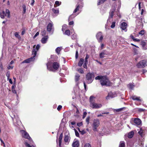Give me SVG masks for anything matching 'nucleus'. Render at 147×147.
<instances>
[{
    "mask_svg": "<svg viewBox=\"0 0 147 147\" xmlns=\"http://www.w3.org/2000/svg\"><path fill=\"white\" fill-rule=\"evenodd\" d=\"M20 132L22 134V137L25 138L30 140L31 138L30 137L26 131L24 130H22L20 131Z\"/></svg>",
    "mask_w": 147,
    "mask_h": 147,
    "instance_id": "nucleus-7",
    "label": "nucleus"
},
{
    "mask_svg": "<svg viewBox=\"0 0 147 147\" xmlns=\"http://www.w3.org/2000/svg\"><path fill=\"white\" fill-rule=\"evenodd\" d=\"M133 41L135 42H140V40L139 39L135 38Z\"/></svg>",
    "mask_w": 147,
    "mask_h": 147,
    "instance_id": "nucleus-64",
    "label": "nucleus"
},
{
    "mask_svg": "<svg viewBox=\"0 0 147 147\" xmlns=\"http://www.w3.org/2000/svg\"><path fill=\"white\" fill-rule=\"evenodd\" d=\"M144 110H145L144 109H143L140 108V109H138V111L139 112H142L144 111Z\"/></svg>",
    "mask_w": 147,
    "mask_h": 147,
    "instance_id": "nucleus-57",
    "label": "nucleus"
},
{
    "mask_svg": "<svg viewBox=\"0 0 147 147\" xmlns=\"http://www.w3.org/2000/svg\"><path fill=\"white\" fill-rule=\"evenodd\" d=\"M107 0H98V3H97V5H100L103 3L105 2Z\"/></svg>",
    "mask_w": 147,
    "mask_h": 147,
    "instance_id": "nucleus-28",
    "label": "nucleus"
},
{
    "mask_svg": "<svg viewBox=\"0 0 147 147\" xmlns=\"http://www.w3.org/2000/svg\"><path fill=\"white\" fill-rule=\"evenodd\" d=\"M70 139V137L69 135H65L64 138V141L65 144H68L69 142Z\"/></svg>",
    "mask_w": 147,
    "mask_h": 147,
    "instance_id": "nucleus-11",
    "label": "nucleus"
},
{
    "mask_svg": "<svg viewBox=\"0 0 147 147\" xmlns=\"http://www.w3.org/2000/svg\"><path fill=\"white\" fill-rule=\"evenodd\" d=\"M115 23L116 22H112V24L111 26V27L112 28H113L115 27Z\"/></svg>",
    "mask_w": 147,
    "mask_h": 147,
    "instance_id": "nucleus-45",
    "label": "nucleus"
},
{
    "mask_svg": "<svg viewBox=\"0 0 147 147\" xmlns=\"http://www.w3.org/2000/svg\"><path fill=\"white\" fill-rule=\"evenodd\" d=\"M94 98V97L93 96H91L90 97V103H92V102H94L93 101V98Z\"/></svg>",
    "mask_w": 147,
    "mask_h": 147,
    "instance_id": "nucleus-38",
    "label": "nucleus"
},
{
    "mask_svg": "<svg viewBox=\"0 0 147 147\" xmlns=\"http://www.w3.org/2000/svg\"><path fill=\"white\" fill-rule=\"evenodd\" d=\"M62 108V106L61 105H59L57 108V110L59 111Z\"/></svg>",
    "mask_w": 147,
    "mask_h": 147,
    "instance_id": "nucleus-55",
    "label": "nucleus"
},
{
    "mask_svg": "<svg viewBox=\"0 0 147 147\" xmlns=\"http://www.w3.org/2000/svg\"><path fill=\"white\" fill-rule=\"evenodd\" d=\"M61 2H59L58 1H56L55 2V3L54 5V6L55 7H56V6H55V5H56L57 6H59L61 4Z\"/></svg>",
    "mask_w": 147,
    "mask_h": 147,
    "instance_id": "nucleus-32",
    "label": "nucleus"
},
{
    "mask_svg": "<svg viewBox=\"0 0 147 147\" xmlns=\"http://www.w3.org/2000/svg\"><path fill=\"white\" fill-rule=\"evenodd\" d=\"M46 31L45 30H44L41 32V34L43 36H45L46 34Z\"/></svg>",
    "mask_w": 147,
    "mask_h": 147,
    "instance_id": "nucleus-44",
    "label": "nucleus"
},
{
    "mask_svg": "<svg viewBox=\"0 0 147 147\" xmlns=\"http://www.w3.org/2000/svg\"><path fill=\"white\" fill-rule=\"evenodd\" d=\"M48 38L47 36H45V37L42 38L41 40V42L43 44L46 43Z\"/></svg>",
    "mask_w": 147,
    "mask_h": 147,
    "instance_id": "nucleus-19",
    "label": "nucleus"
},
{
    "mask_svg": "<svg viewBox=\"0 0 147 147\" xmlns=\"http://www.w3.org/2000/svg\"><path fill=\"white\" fill-rule=\"evenodd\" d=\"M100 125V121L99 119H94L93 123V130L94 131H96L98 127Z\"/></svg>",
    "mask_w": 147,
    "mask_h": 147,
    "instance_id": "nucleus-6",
    "label": "nucleus"
},
{
    "mask_svg": "<svg viewBox=\"0 0 147 147\" xmlns=\"http://www.w3.org/2000/svg\"><path fill=\"white\" fill-rule=\"evenodd\" d=\"M90 106L93 109H99L102 107L100 104H97L94 102L90 104Z\"/></svg>",
    "mask_w": 147,
    "mask_h": 147,
    "instance_id": "nucleus-8",
    "label": "nucleus"
},
{
    "mask_svg": "<svg viewBox=\"0 0 147 147\" xmlns=\"http://www.w3.org/2000/svg\"><path fill=\"white\" fill-rule=\"evenodd\" d=\"M31 2L30 3V5L32 6H33L34 2H35L34 0H31Z\"/></svg>",
    "mask_w": 147,
    "mask_h": 147,
    "instance_id": "nucleus-59",
    "label": "nucleus"
},
{
    "mask_svg": "<svg viewBox=\"0 0 147 147\" xmlns=\"http://www.w3.org/2000/svg\"><path fill=\"white\" fill-rule=\"evenodd\" d=\"M53 24L51 23H49L47 26V31L49 32H50L52 29Z\"/></svg>",
    "mask_w": 147,
    "mask_h": 147,
    "instance_id": "nucleus-18",
    "label": "nucleus"
},
{
    "mask_svg": "<svg viewBox=\"0 0 147 147\" xmlns=\"http://www.w3.org/2000/svg\"><path fill=\"white\" fill-rule=\"evenodd\" d=\"M134 132L133 131H131L128 133V137L129 138H131L134 135Z\"/></svg>",
    "mask_w": 147,
    "mask_h": 147,
    "instance_id": "nucleus-23",
    "label": "nucleus"
},
{
    "mask_svg": "<svg viewBox=\"0 0 147 147\" xmlns=\"http://www.w3.org/2000/svg\"><path fill=\"white\" fill-rule=\"evenodd\" d=\"M83 124L82 123V122L77 123V125L79 127H80Z\"/></svg>",
    "mask_w": 147,
    "mask_h": 147,
    "instance_id": "nucleus-60",
    "label": "nucleus"
},
{
    "mask_svg": "<svg viewBox=\"0 0 147 147\" xmlns=\"http://www.w3.org/2000/svg\"><path fill=\"white\" fill-rule=\"evenodd\" d=\"M22 8L23 9V14H25L26 12V6L25 5H23L22 6Z\"/></svg>",
    "mask_w": 147,
    "mask_h": 147,
    "instance_id": "nucleus-40",
    "label": "nucleus"
},
{
    "mask_svg": "<svg viewBox=\"0 0 147 147\" xmlns=\"http://www.w3.org/2000/svg\"><path fill=\"white\" fill-rule=\"evenodd\" d=\"M78 51H76V55H75V57H76V59H77L78 58Z\"/></svg>",
    "mask_w": 147,
    "mask_h": 147,
    "instance_id": "nucleus-58",
    "label": "nucleus"
},
{
    "mask_svg": "<svg viewBox=\"0 0 147 147\" xmlns=\"http://www.w3.org/2000/svg\"><path fill=\"white\" fill-rule=\"evenodd\" d=\"M147 60H142L137 64L136 66L138 68H143L147 66Z\"/></svg>",
    "mask_w": 147,
    "mask_h": 147,
    "instance_id": "nucleus-5",
    "label": "nucleus"
},
{
    "mask_svg": "<svg viewBox=\"0 0 147 147\" xmlns=\"http://www.w3.org/2000/svg\"><path fill=\"white\" fill-rule=\"evenodd\" d=\"M134 122L136 125L138 126L140 125L141 123V120L138 118H135L134 120Z\"/></svg>",
    "mask_w": 147,
    "mask_h": 147,
    "instance_id": "nucleus-12",
    "label": "nucleus"
},
{
    "mask_svg": "<svg viewBox=\"0 0 147 147\" xmlns=\"http://www.w3.org/2000/svg\"><path fill=\"white\" fill-rule=\"evenodd\" d=\"M79 142L78 140L74 141L72 144L73 147H79Z\"/></svg>",
    "mask_w": 147,
    "mask_h": 147,
    "instance_id": "nucleus-15",
    "label": "nucleus"
},
{
    "mask_svg": "<svg viewBox=\"0 0 147 147\" xmlns=\"http://www.w3.org/2000/svg\"><path fill=\"white\" fill-rule=\"evenodd\" d=\"M5 15V12L4 11H3L2 13H0V16L1 18L3 19L4 18V16Z\"/></svg>",
    "mask_w": 147,
    "mask_h": 147,
    "instance_id": "nucleus-34",
    "label": "nucleus"
},
{
    "mask_svg": "<svg viewBox=\"0 0 147 147\" xmlns=\"http://www.w3.org/2000/svg\"><path fill=\"white\" fill-rule=\"evenodd\" d=\"M80 76L78 74H76L75 76V81L76 82L78 81L80 77Z\"/></svg>",
    "mask_w": 147,
    "mask_h": 147,
    "instance_id": "nucleus-27",
    "label": "nucleus"
},
{
    "mask_svg": "<svg viewBox=\"0 0 147 147\" xmlns=\"http://www.w3.org/2000/svg\"><path fill=\"white\" fill-rule=\"evenodd\" d=\"M95 77L94 74V73H88L86 75V78L87 81L88 83H92L94 80Z\"/></svg>",
    "mask_w": 147,
    "mask_h": 147,
    "instance_id": "nucleus-4",
    "label": "nucleus"
},
{
    "mask_svg": "<svg viewBox=\"0 0 147 147\" xmlns=\"http://www.w3.org/2000/svg\"><path fill=\"white\" fill-rule=\"evenodd\" d=\"M84 61V59H83L82 58L80 59L78 63V65L80 67H81L83 64Z\"/></svg>",
    "mask_w": 147,
    "mask_h": 147,
    "instance_id": "nucleus-21",
    "label": "nucleus"
},
{
    "mask_svg": "<svg viewBox=\"0 0 147 147\" xmlns=\"http://www.w3.org/2000/svg\"><path fill=\"white\" fill-rule=\"evenodd\" d=\"M144 34V30H141L139 33V34L141 35H143Z\"/></svg>",
    "mask_w": 147,
    "mask_h": 147,
    "instance_id": "nucleus-50",
    "label": "nucleus"
},
{
    "mask_svg": "<svg viewBox=\"0 0 147 147\" xmlns=\"http://www.w3.org/2000/svg\"><path fill=\"white\" fill-rule=\"evenodd\" d=\"M130 37L133 40H134V39H135V38H134V36L131 34L130 36Z\"/></svg>",
    "mask_w": 147,
    "mask_h": 147,
    "instance_id": "nucleus-62",
    "label": "nucleus"
},
{
    "mask_svg": "<svg viewBox=\"0 0 147 147\" xmlns=\"http://www.w3.org/2000/svg\"><path fill=\"white\" fill-rule=\"evenodd\" d=\"M61 49L59 47H57L55 49L56 52L57 53L58 55L60 54V51H61Z\"/></svg>",
    "mask_w": 147,
    "mask_h": 147,
    "instance_id": "nucleus-37",
    "label": "nucleus"
},
{
    "mask_svg": "<svg viewBox=\"0 0 147 147\" xmlns=\"http://www.w3.org/2000/svg\"><path fill=\"white\" fill-rule=\"evenodd\" d=\"M100 83L102 86H109L111 85V83L110 81L106 76H103L102 80H100Z\"/></svg>",
    "mask_w": 147,
    "mask_h": 147,
    "instance_id": "nucleus-3",
    "label": "nucleus"
},
{
    "mask_svg": "<svg viewBox=\"0 0 147 147\" xmlns=\"http://www.w3.org/2000/svg\"><path fill=\"white\" fill-rule=\"evenodd\" d=\"M145 131L142 128H140V131L138 132V133L142 137L144 135V132Z\"/></svg>",
    "mask_w": 147,
    "mask_h": 147,
    "instance_id": "nucleus-22",
    "label": "nucleus"
},
{
    "mask_svg": "<svg viewBox=\"0 0 147 147\" xmlns=\"http://www.w3.org/2000/svg\"><path fill=\"white\" fill-rule=\"evenodd\" d=\"M14 35L18 39H20L21 38L18 32H16L15 33Z\"/></svg>",
    "mask_w": 147,
    "mask_h": 147,
    "instance_id": "nucleus-30",
    "label": "nucleus"
},
{
    "mask_svg": "<svg viewBox=\"0 0 147 147\" xmlns=\"http://www.w3.org/2000/svg\"><path fill=\"white\" fill-rule=\"evenodd\" d=\"M25 145L27 147H35L34 146L32 145V146H30L29 144H28L27 142H25Z\"/></svg>",
    "mask_w": 147,
    "mask_h": 147,
    "instance_id": "nucleus-46",
    "label": "nucleus"
},
{
    "mask_svg": "<svg viewBox=\"0 0 147 147\" xmlns=\"http://www.w3.org/2000/svg\"><path fill=\"white\" fill-rule=\"evenodd\" d=\"M106 54L105 52H102L99 55L100 57V58H103L104 57H105L104 55H106Z\"/></svg>",
    "mask_w": 147,
    "mask_h": 147,
    "instance_id": "nucleus-29",
    "label": "nucleus"
},
{
    "mask_svg": "<svg viewBox=\"0 0 147 147\" xmlns=\"http://www.w3.org/2000/svg\"><path fill=\"white\" fill-rule=\"evenodd\" d=\"M8 69H12L13 68V66H11L9 65L7 67Z\"/></svg>",
    "mask_w": 147,
    "mask_h": 147,
    "instance_id": "nucleus-61",
    "label": "nucleus"
},
{
    "mask_svg": "<svg viewBox=\"0 0 147 147\" xmlns=\"http://www.w3.org/2000/svg\"><path fill=\"white\" fill-rule=\"evenodd\" d=\"M39 34V32H38L36 33L33 36V38H35Z\"/></svg>",
    "mask_w": 147,
    "mask_h": 147,
    "instance_id": "nucleus-56",
    "label": "nucleus"
},
{
    "mask_svg": "<svg viewBox=\"0 0 147 147\" xmlns=\"http://www.w3.org/2000/svg\"><path fill=\"white\" fill-rule=\"evenodd\" d=\"M59 63L57 62H54L53 63V67L55 70H57L59 68Z\"/></svg>",
    "mask_w": 147,
    "mask_h": 147,
    "instance_id": "nucleus-14",
    "label": "nucleus"
},
{
    "mask_svg": "<svg viewBox=\"0 0 147 147\" xmlns=\"http://www.w3.org/2000/svg\"><path fill=\"white\" fill-rule=\"evenodd\" d=\"M128 87L130 89H132L134 87V85L131 83H130L128 85Z\"/></svg>",
    "mask_w": 147,
    "mask_h": 147,
    "instance_id": "nucleus-31",
    "label": "nucleus"
},
{
    "mask_svg": "<svg viewBox=\"0 0 147 147\" xmlns=\"http://www.w3.org/2000/svg\"><path fill=\"white\" fill-rule=\"evenodd\" d=\"M97 39L99 41V42H101L103 39V36L102 33L99 32L97 33L96 36Z\"/></svg>",
    "mask_w": 147,
    "mask_h": 147,
    "instance_id": "nucleus-10",
    "label": "nucleus"
},
{
    "mask_svg": "<svg viewBox=\"0 0 147 147\" xmlns=\"http://www.w3.org/2000/svg\"><path fill=\"white\" fill-rule=\"evenodd\" d=\"M82 7L83 6L81 4L78 3L76 5V8L73 11V13L69 17V19L71 20L72 19L75 17L77 15H78L79 13H78L77 15H75L74 13H75L79 11L80 9H81Z\"/></svg>",
    "mask_w": 147,
    "mask_h": 147,
    "instance_id": "nucleus-2",
    "label": "nucleus"
},
{
    "mask_svg": "<svg viewBox=\"0 0 147 147\" xmlns=\"http://www.w3.org/2000/svg\"><path fill=\"white\" fill-rule=\"evenodd\" d=\"M88 64L87 63H84V64L83 65V67L85 69H87V65Z\"/></svg>",
    "mask_w": 147,
    "mask_h": 147,
    "instance_id": "nucleus-54",
    "label": "nucleus"
},
{
    "mask_svg": "<svg viewBox=\"0 0 147 147\" xmlns=\"http://www.w3.org/2000/svg\"><path fill=\"white\" fill-rule=\"evenodd\" d=\"M127 24L125 22H123L120 25V28L122 30H124L125 32H126L127 30Z\"/></svg>",
    "mask_w": 147,
    "mask_h": 147,
    "instance_id": "nucleus-9",
    "label": "nucleus"
},
{
    "mask_svg": "<svg viewBox=\"0 0 147 147\" xmlns=\"http://www.w3.org/2000/svg\"><path fill=\"white\" fill-rule=\"evenodd\" d=\"M140 97H138L136 96H132L131 97V98L134 100H137L139 101H141V100L140 98Z\"/></svg>",
    "mask_w": 147,
    "mask_h": 147,
    "instance_id": "nucleus-20",
    "label": "nucleus"
},
{
    "mask_svg": "<svg viewBox=\"0 0 147 147\" xmlns=\"http://www.w3.org/2000/svg\"><path fill=\"white\" fill-rule=\"evenodd\" d=\"M63 137V133H61L60 134L59 137V147H61V141L62 140V139Z\"/></svg>",
    "mask_w": 147,
    "mask_h": 147,
    "instance_id": "nucleus-17",
    "label": "nucleus"
},
{
    "mask_svg": "<svg viewBox=\"0 0 147 147\" xmlns=\"http://www.w3.org/2000/svg\"><path fill=\"white\" fill-rule=\"evenodd\" d=\"M116 10L115 8L111 9L109 12V18H112L114 16V13Z\"/></svg>",
    "mask_w": 147,
    "mask_h": 147,
    "instance_id": "nucleus-13",
    "label": "nucleus"
},
{
    "mask_svg": "<svg viewBox=\"0 0 147 147\" xmlns=\"http://www.w3.org/2000/svg\"><path fill=\"white\" fill-rule=\"evenodd\" d=\"M103 77V76H98L95 77V79L96 80H102V77Z\"/></svg>",
    "mask_w": 147,
    "mask_h": 147,
    "instance_id": "nucleus-33",
    "label": "nucleus"
},
{
    "mask_svg": "<svg viewBox=\"0 0 147 147\" xmlns=\"http://www.w3.org/2000/svg\"><path fill=\"white\" fill-rule=\"evenodd\" d=\"M52 10L53 13H54L56 14V15H57L59 13V9H54V8H53L52 9Z\"/></svg>",
    "mask_w": 147,
    "mask_h": 147,
    "instance_id": "nucleus-24",
    "label": "nucleus"
},
{
    "mask_svg": "<svg viewBox=\"0 0 147 147\" xmlns=\"http://www.w3.org/2000/svg\"><path fill=\"white\" fill-rule=\"evenodd\" d=\"M90 118L89 116L86 119V121L88 124L89 123L90 119Z\"/></svg>",
    "mask_w": 147,
    "mask_h": 147,
    "instance_id": "nucleus-48",
    "label": "nucleus"
},
{
    "mask_svg": "<svg viewBox=\"0 0 147 147\" xmlns=\"http://www.w3.org/2000/svg\"><path fill=\"white\" fill-rule=\"evenodd\" d=\"M35 46L36 45H34L33 47V49L32 53V55H33V56L31 58H29L24 61L22 62V63H28L33 61V60L34 59V58L36 56L37 54V51L35 49Z\"/></svg>",
    "mask_w": 147,
    "mask_h": 147,
    "instance_id": "nucleus-1",
    "label": "nucleus"
},
{
    "mask_svg": "<svg viewBox=\"0 0 147 147\" xmlns=\"http://www.w3.org/2000/svg\"><path fill=\"white\" fill-rule=\"evenodd\" d=\"M84 147H91V145L89 143H86L84 146Z\"/></svg>",
    "mask_w": 147,
    "mask_h": 147,
    "instance_id": "nucleus-51",
    "label": "nucleus"
},
{
    "mask_svg": "<svg viewBox=\"0 0 147 147\" xmlns=\"http://www.w3.org/2000/svg\"><path fill=\"white\" fill-rule=\"evenodd\" d=\"M40 47V45L38 44L36 47V51H38Z\"/></svg>",
    "mask_w": 147,
    "mask_h": 147,
    "instance_id": "nucleus-52",
    "label": "nucleus"
},
{
    "mask_svg": "<svg viewBox=\"0 0 147 147\" xmlns=\"http://www.w3.org/2000/svg\"><path fill=\"white\" fill-rule=\"evenodd\" d=\"M10 74V71H7V73H6V76L7 78V80H8V79H9V78Z\"/></svg>",
    "mask_w": 147,
    "mask_h": 147,
    "instance_id": "nucleus-42",
    "label": "nucleus"
},
{
    "mask_svg": "<svg viewBox=\"0 0 147 147\" xmlns=\"http://www.w3.org/2000/svg\"><path fill=\"white\" fill-rule=\"evenodd\" d=\"M119 147H125V143L124 141H121L120 142Z\"/></svg>",
    "mask_w": 147,
    "mask_h": 147,
    "instance_id": "nucleus-26",
    "label": "nucleus"
},
{
    "mask_svg": "<svg viewBox=\"0 0 147 147\" xmlns=\"http://www.w3.org/2000/svg\"><path fill=\"white\" fill-rule=\"evenodd\" d=\"M125 109V107H123L119 108V109H116L115 110V111L117 112H120V111H123L124 109Z\"/></svg>",
    "mask_w": 147,
    "mask_h": 147,
    "instance_id": "nucleus-36",
    "label": "nucleus"
},
{
    "mask_svg": "<svg viewBox=\"0 0 147 147\" xmlns=\"http://www.w3.org/2000/svg\"><path fill=\"white\" fill-rule=\"evenodd\" d=\"M146 42L144 40H142L141 42V45L143 47H144L146 45Z\"/></svg>",
    "mask_w": 147,
    "mask_h": 147,
    "instance_id": "nucleus-43",
    "label": "nucleus"
},
{
    "mask_svg": "<svg viewBox=\"0 0 147 147\" xmlns=\"http://www.w3.org/2000/svg\"><path fill=\"white\" fill-rule=\"evenodd\" d=\"M78 71L81 74H83L84 73V71L82 69L80 68L78 69Z\"/></svg>",
    "mask_w": 147,
    "mask_h": 147,
    "instance_id": "nucleus-47",
    "label": "nucleus"
},
{
    "mask_svg": "<svg viewBox=\"0 0 147 147\" xmlns=\"http://www.w3.org/2000/svg\"><path fill=\"white\" fill-rule=\"evenodd\" d=\"M76 136L77 137H79L80 135L76 129H75Z\"/></svg>",
    "mask_w": 147,
    "mask_h": 147,
    "instance_id": "nucleus-49",
    "label": "nucleus"
},
{
    "mask_svg": "<svg viewBox=\"0 0 147 147\" xmlns=\"http://www.w3.org/2000/svg\"><path fill=\"white\" fill-rule=\"evenodd\" d=\"M89 57V55L88 54H86V57L85 59L84 63H88V59Z\"/></svg>",
    "mask_w": 147,
    "mask_h": 147,
    "instance_id": "nucleus-35",
    "label": "nucleus"
},
{
    "mask_svg": "<svg viewBox=\"0 0 147 147\" xmlns=\"http://www.w3.org/2000/svg\"><path fill=\"white\" fill-rule=\"evenodd\" d=\"M87 113L86 112H84L83 113V114L82 116V118L84 119L86 117Z\"/></svg>",
    "mask_w": 147,
    "mask_h": 147,
    "instance_id": "nucleus-53",
    "label": "nucleus"
},
{
    "mask_svg": "<svg viewBox=\"0 0 147 147\" xmlns=\"http://www.w3.org/2000/svg\"><path fill=\"white\" fill-rule=\"evenodd\" d=\"M78 129L79 132L82 135H84L86 133V132L85 130H82V131H81L80 130L79 128H78Z\"/></svg>",
    "mask_w": 147,
    "mask_h": 147,
    "instance_id": "nucleus-41",
    "label": "nucleus"
},
{
    "mask_svg": "<svg viewBox=\"0 0 147 147\" xmlns=\"http://www.w3.org/2000/svg\"><path fill=\"white\" fill-rule=\"evenodd\" d=\"M6 13H5V16H6L7 15V17L8 18H9L10 17V11L8 9H6L5 11Z\"/></svg>",
    "mask_w": 147,
    "mask_h": 147,
    "instance_id": "nucleus-25",
    "label": "nucleus"
},
{
    "mask_svg": "<svg viewBox=\"0 0 147 147\" xmlns=\"http://www.w3.org/2000/svg\"><path fill=\"white\" fill-rule=\"evenodd\" d=\"M65 34L67 35L68 36H69L70 35V31L69 30H66L65 33Z\"/></svg>",
    "mask_w": 147,
    "mask_h": 147,
    "instance_id": "nucleus-39",
    "label": "nucleus"
},
{
    "mask_svg": "<svg viewBox=\"0 0 147 147\" xmlns=\"http://www.w3.org/2000/svg\"><path fill=\"white\" fill-rule=\"evenodd\" d=\"M114 97L115 95L112 92H111L108 93V95L106 97V99H109L110 97L112 98Z\"/></svg>",
    "mask_w": 147,
    "mask_h": 147,
    "instance_id": "nucleus-16",
    "label": "nucleus"
},
{
    "mask_svg": "<svg viewBox=\"0 0 147 147\" xmlns=\"http://www.w3.org/2000/svg\"><path fill=\"white\" fill-rule=\"evenodd\" d=\"M12 91L13 92V93L16 94H17V91L16 90H15V89L12 90Z\"/></svg>",
    "mask_w": 147,
    "mask_h": 147,
    "instance_id": "nucleus-63",
    "label": "nucleus"
}]
</instances>
